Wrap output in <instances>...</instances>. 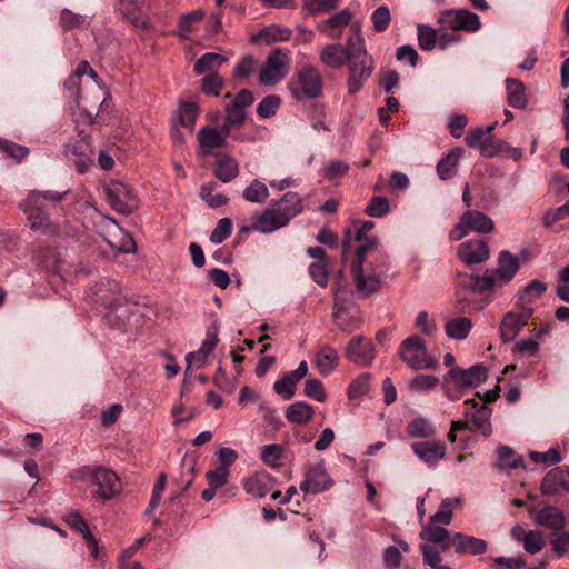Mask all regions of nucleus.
<instances>
[{
	"instance_id": "nucleus-6",
	"label": "nucleus",
	"mask_w": 569,
	"mask_h": 569,
	"mask_svg": "<svg viewBox=\"0 0 569 569\" xmlns=\"http://www.w3.org/2000/svg\"><path fill=\"white\" fill-rule=\"evenodd\" d=\"M400 359L413 370L433 369L438 361L429 355L426 343L418 336L405 339L399 347Z\"/></svg>"
},
{
	"instance_id": "nucleus-57",
	"label": "nucleus",
	"mask_w": 569,
	"mask_h": 569,
	"mask_svg": "<svg viewBox=\"0 0 569 569\" xmlns=\"http://www.w3.org/2000/svg\"><path fill=\"white\" fill-rule=\"evenodd\" d=\"M73 74L78 76L80 79L83 76L88 74L92 80L90 87H92V89L96 91L98 96L97 100L100 99V96L102 94V86L99 81L97 72L90 67V64L87 61H81L74 70Z\"/></svg>"
},
{
	"instance_id": "nucleus-26",
	"label": "nucleus",
	"mask_w": 569,
	"mask_h": 569,
	"mask_svg": "<svg viewBox=\"0 0 569 569\" xmlns=\"http://www.w3.org/2000/svg\"><path fill=\"white\" fill-rule=\"evenodd\" d=\"M312 363L321 376H329L339 363V355L331 346H320L313 353Z\"/></svg>"
},
{
	"instance_id": "nucleus-59",
	"label": "nucleus",
	"mask_w": 569,
	"mask_h": 569,
	"mask_svg": "<svg viewBox=\"0 0 569 569\" xmlns=\"http://www.w3.org/2000/svg\"><path fill=\"white\" fill-rule=\"evenodd\" d=\"M232 231V221L230 218H222L220 219L216 228L210 234V241L214 244H219L223 242Z\"/></svg>"
},
{
	"instance_id": "nucleus-61",
	"label": "nucleus",
	"mask_w": 569,
	"mask_h": 569,
	"mask_svg": "<svg viewBox=\"0 0 569 569\" xmlns=\"http://www.w3.org/2000/svg\"><path fill=\"white\" fill-rule=\"evenodd\" d=\"M283 449L280 445H267L261 448V459L264 463L271 467H277L280 465V460L282 458Z\"/></svg>"
},
{
	"instance_id": "nucleus-54",
	"label": "nucleus",
	"mask_w": 569,
	"mask_h": 569,
	"mask_svg": "<svg viewBox=\"0 0 569 569\" xmlns=\"http://www.w3.org/2000/svg\"><path fill=\"white\" fill-rule=\"evenodd\" d=\"M202 18L203 12L201 10H196L182 14L178 23V32L180 37H182L183 39H188L190 32L192 31V24L194 22L200 21Z\"/></svg>"
},
{
	"instance_id": "nucleus-10",
	"label": "nucleus",
	"mask_w": 569,
	"mask_h": 569,
	"mask_svg": "<svg viewBox=\"0 0 569 569\" xmlns=\"http://www.w3.org/2000/svg\"><path fill=\"white\" fill-rule=\"evenodd\" d=\"M438 23L451 31L475 32L481 27L478 14L466 9L443 10L439 13Z\"/></svg>"
},
{
	"instance_id": "nucleus-39",
	"label": "nucleus",
	"mask_w": 569,
	"mask_h": 569,
	"mask_svg": "<svg viewBox=\"0 0 569 569\" xmlns=\"http://www.w3.org/2000/svg\"><path fill=\"white\" fill-rule=\"evenodd\" d=\"M508 103L516 109H523L527 106L525 86L517 79H506Z\"/></svg>"
},
{
	"instance_id": "nucleus-11",
	"label": "nucleus",
	"mask_w": 569,
	"mask_h": 569,
	"mask_svg": "<svg viewBox=\"0 0 569 569\" xmlns=\"http://www.w3.org/2000/svg\"><path fill=\"white\" fill-rule=\"evenodd\" d=\"M517 306L521 309V312H507L499 326L500 339L505 343L511 342L520 333L533 313V310L530 307H526L522 302H518Z\"/></svg>"
},
{
	"instance_id": "nucleus-35",
	"label": "nucleus",
	"mask_w": 569,
	"mask_h": 569,
	"mask_svg": "<svg viewBox=\"0 0 569 569\" xmlns=\"http://www.w3.org/2000/svg\"><path fill=\"white\" fill-rule=\"evenodd\" d=\"M351 18V12L345 9L319 23L318 29L322 32H328L329 37L332 39H337L340 33H336L335 30L348 26Z\"/></svg>"
},
{
	"instance_id": "nucleus-62",
	"label": "nucleus",
	"mask_w": 569,
	"mask_h": 569,
	"mask_svg": "<svg viewBox=\"0 0 569 569\" xmlns=\"http://www.w3.org/2000/svg\"><path fill=\"white\" fill-rule=\"evenodd\" d=\"M44 202L46 200L41 191L32 190L29 192L27 198L19 203V208L23 212H28V210L43 211Z\"/></svg>"
},
{
	"instance_id": "nucleus-25",
	"label": "nucleus",
	"mask_w": 569,
	"mask_h": 569,
	"mask_svg": "<svg viewBox=\"0 0 569 569\" xmlns=\"http://www.w3.org/2000/svg\"><path fill=\"white\" fill-rule=\"evenodd\" d=\"M451 536L449 530L433 522L422 523L419 537L426 541L425 545H439L441 550H447L451 545Z\"/></svg>"
},
{
	"instance_id": "nucleus-56",
	"label": "nucleus",
	"mask_w": 569,
	"mask_h": 569,
	"mask_svg": "<svg viewBox=\"0 0 569 569\" xmlns=\"http://www.w3.org/2000/svg\"><path fill=\"white\" fill-rule=\"evenodd\" d=\"M371 22L376 32H383L391 22L390 10L387 6H380L371 14Z\"/></svg>"
},
{
	"instance_id": "nucleus-8",
	"label": "nucleus",
	"mask_w": 569,
	"mask_h": 569,
	"mask_svg": "<svg viewBox=\"0 0 569 569\" xmlns=\"http://www.w3.org/2000/svg\"><path fill=\"white\" fill-rule=\"evenodd\" d=\"M493 228L495 223L490 217L481 211L468 210L461 216L458 224L450 231L449 238L452 241H459L471 232L490 233Z\"/></svg>"
},
{
	"instance_id": "nucleus-22",
	"label": "nucleus",
	"mask_w": 569,
	"mask_h": 569,
	"mask_svg": "<svg viewBox=\"0 0 569 569\" xmlns=\"http://www.w3.org/2000/svg\"><path fill=\"white\" fill-rule=\"evenodd\" d=\"M451 546L455 548L456 553L459 555H483L487 551L488 545L483 539L473 536L455 532L451 536Z\"/></svg>"
},
{
	"instance_id": "nucleus-13",
	"label": "nucleus",
	"mask_w": 569,
	"mask_h": 569,
	"mask_svg": "<svg viewBox=\"0 0 569 569\" xmlns=\"http://www.w3.org/2000/svg\"><path fill=\"white\" fill-rule=\"evenodd\" d=\"M519 259L509 251H501L498 256V267L487 270L496 288L509 283L519 270Z\"/></svg>"
},
{
	"instance_id": "nucleus-34",
	"label": "nucleus",
	"mask_w": 569,
	"mask_h": 569,
	"mask_svg": "<svg viewBox=\"0 0 569 569\" xmlns=\"http://www.w3.org/2000/svg\"><path fill=\"white\" fill-rule=\"evenodd\" d=\"M463 152L462 148L457 147L438 162L437 173L440 179L447 180L453 176Z\"/></svg>"
},
{
	"instance_id": "nucleus-46",
	"label": "nucleus",
	"mask_w": 569,
	"mask_h": 569,
	"mask_svg": "<svg viewBox=\"0 0 569 569\" xmlns=\"http://www.w3.org/2000/svg\"><path fill=\"white\" fill-rule=\"evenodd\" d=\"M497 455L499 469H515L522 463V458L508 446H499Z\"/></svg>"
},
{
	"instance_id": "nucleus-14",
	"label": "nucleus",
	"mask_w": 569,
	"mask_h": 569,
	"mask_svg": "<svg viewBox=\"0 0 569 569\" xmlns=\"http://www.w3.org/2000/svg\"><path fill=\"white\" fill-rule=\"evenodd\" d=\"M355 47H357V31L355 32V38L348 39L346 47L341 44H327L320 52V60L332 69H340L353 57Z\"/></svg>"
},
{
	"instance_id": "nucleus-31",
	"label": "nucleus",
	"mask_w": 569,
	"mask_h": 569,
	"mask_svg": "<svg viewBox=\"0 0 569 569\" xmlns=\"http://www.w3.org/2000/svg\"><path fill=\"white\" fill-rule=\"evenodd\" d=\"M533 520L537 525L552 530H560L566 522L563 512L553 506L545 507L538 511Z\"/></svg>"
},
{
	"instance_id": "nucleus-43",
	"label": "nucleus",
	"mask_w": 569,
	"mask_h": 569,
	"mask_svg": "<svg viewBox=\"0 0 569 569\" xmlns=\"http://www.w3.org/2000/svg\"><path fill=\"white\" fill-rule=\"evenodd\" d=\"M30 229L44 234L52 233L54 231L50 218L44 211L28 210L24 212Z\"/></svg>"
},
{
	"instance_id": "nucleus-47",
	"label": "nucleus",
	"mask_w": 569,
	"mask_h": 569,
	"mask_svg": "<svg viewBox=\"0 0 569 569\" xmlns=\"http://www.w3.org/2000/svg\"><path fill=\"white\" fill-rule=\"evenodd\" d=\"M407 432L412 438H429L435 433V428L429 420L418 417L408 423Z\"/></svg>"
},
{
	"instance_id": "nucleus-50",
	"label": "nucleus",
	"mask_w": 569,
	"mask_h": 569,
	"mask_svg": "<svg viewBox=\"0 0 569 569\" xmlns=\"http://www.w3.org/2000/svg\"><path fill=\"white\" fill-rule=\"evenodd\" d=\"M418 42L419 47L425 51L435 49L438 42V29H433L427 24L418 26Z\"/></svg>"
},
{
	"instance_id": "nucleus-45",
	"label": "nucleus",
	"mask_w": 569,
	"mask_h": 569,
	"mask_svg": "<svg viewBox=\"0 0 569 569\" xmlns=\"http://www.w3.org/2000/svg\"><path fill=\"white\" fill-rule=\"evenodd\" d=\"M439 379L432 375H417L408 382V389L413 393H423L435 389Z\"/></svg>"
},
{
	"instance_id": "nucleus-32",
	"label": "nucleus",
	"mask_w": 569,
	"mask_h": 569,
	"mask_svg": "<svg viewBox=\"0 0 569 569\" xmlns=\"http://www.w3.org/2000/svg\"><path fill=\"white\" fill-rule=\"evenodd\" d=\"M198 118V106L192 102H183L172 117V126L193 130Z\"/></svg>"
},
{
	"instance_id": "nucleus-28",
	"label": "nucleus",
	"mask_w": 569,
	"mask_h": 569,
	"mask_svg": "<svg viewBox=\"0 0 569 569\" xmlns=\"http://www.w3.org/2000/svg\"><path fill=\"white\" fill-rule=\"evenodd\" d=\"M299 83L309 98H317L322 92V79L318 70L311 66L303 67L298 72Z\"/></svg>"
},
{
	"instance_id": "nucleus-24",
	"label": "nucleus",
	"mask_w": 569,
	"mask_h": 569,
	"mask_svg": "<svg viewBox=\"0 0 569 569\" xmlns=\"http://www.w3.org/2000/svg\"><path fill=\"white\" fill-rule=\"evenodd\" d=\"M458 287L471 295L482 293L496 289L492 279L489 277L488 271L483 276H477L471 273H459L458 274Z\"/></svg>"
},
{
	"instance_id": "nucleus-21",
	"label": "nucleus",
	"mask_w": 569,
	"mask_h": 569,
	"mask_svg": "<svg viewBox=\"0 0 569 569\" xmlns=\"http://www.w3.org/2000/svg\"><path fill=\"white\" fill-rule=\"evenodd\" d=\"M107 286H108L109 290H112V292L114 293V297L109 299L104 295V291H106L103 288L104 286H101L97 293V296H98L97 301L101 302L106 308L110 309V312L108 313V317L110 319L112 317V313L116 312L117 318L124 320L128 317V315H127V308L123 305V298L120 293L119 284L114 281H109L107 283Z\"/></svg>"
},
{
	"instance_id": "nucleus-58",
	"label": "nucleus",
	"mask_w": 569,
	"mask_h": 569,
	"mask_svg": "<svg viewBox=\"0 0 569 569\" xmlns=\"http://www.w3.org/2000/svg\"><path fill=\"white\" fill-rule=\"evenodd\" d=\"M309 273L319 286L326 287L328 283L329 276V261H315L309 267Z\"/></svg>"
},
{
	"instance_id": "nucleus-53",
	"label": "nucleus",
	"mask_w": 569,
	"mask_h": 569,
	"mask_svg": "<svg viewBox=\"0 0 569 569\" xmlns=\"http://www.w3.org/2000/svg\"><path fill=\"white\" fill-rule=\"evenodd\" d=\"M227 117L223 121L222 127L230 132L233 127H239L243 123L247 111L240 107L230 104L226 108Z\"/></svg>"
},
{
	"instance_id": "nucleus-63",
	"label": "nucleus",
	"mask_w": 569,
	"mask_h": 569,
	"mask_svg": "<svg viewBox=\"0 0 569 569\" xmlns=\"http://www.w3.org/2000/svg\"><path fill=\"white\" fill-rule=\"evenodd\" d=\"M540 351V345L537 340L531 338H525L517 341L512 347V352L520 356H538Z\"/></svg>"
},
{
	"instance_id": "nucleus-42",
	"label": "nucleus",
	"mask_w": 569,
	"mask_h": 569,
	"mask_svg": "<svg viewBox=\"0 0 569 569\" xmlns=\"http://www.w3.org/2000/svg\"><path fill=\"white\" fill-rule=\"evenodd\" d=\"M226 61L227 58L220 53L207 52L197 60L193 70L197 74L210 73Z\"/></svg>"
},
{
	"instance_id": "nucleus-33",
	"label": "nucleus",
	"mask_w": 569,
	"mask_h": 569,
	"mask_svg": "<svg viewBox=\"0 0 569 569\" xmlns=\"http://www.w3.org/2000/svg\"><path fill=\"white\" fill-rule=\"evenodd\" d=\"M461 505L460 498H445L437 510L436 513H433L429 522H433L437 525L448 526L451 523L453 518V510Z\"/></svg>"
},
{
	"instance_id": "nucleus-17",
	"label": "nucleus",
	"mask_w": 569,
	"mask_h": 569,
	"mask_svg": "<svg viewBox=\"0 0 569 569\" xmlns=\"http://www.w3.org/2000/svg\"><path fill=\"white\" fill-rule=\"evenodd\" d=\"M465 417L470 420L473 427L483 436L491 435L492 428L490 423L491 410L486 406H479L476 401L469 399L465 401Z\"/></svg>"
},
{
	"instance_id": "nucleus-2",
	"label": "nucleus",
	"mask_w": 569,
	"mask_h": 569,
	"mask_svg": "<svg viewBox=\"0 0 569 569\" xmlns=\"http://www.w3.org/2000/svg\"><path fill=\"white\" fill-rule=\"evenodd\" d=\"M76 478L94 486V496L102 500L112 499L122 490L119 476L112 469L103 466H84L76 471Z\"/></svg>"
},
{
	"instance_id": "nucleus-38",
	"label": "nucleus",
	"mask_w": 569,
	"mask_h": 569,
	"mask_svg": "<svg viewBox=\"0 0 569 569\" xmlns=\"http://www.w3.org/2000/svg\"><path fill=\"white\" fill-rule=\"evenodd\" d=\"M471 328L472 322L469 318L457 317L446 322L445 332L450 339L463 340L468 337Z\"/></svg>"
},
{
	"instance_id": "nucleus-49",
	"label": "nucleus",
	"mask_w": 569,
	"mask_h": 569,
	"mask_svg": "<svg viewBox=\"0 0 569 569\" xmlns=\"http://www.w3.org/2000/svg\"><path fill=\"white\" fill-rule=\"evenodd\" d=\"M200 197L211 208H218L228 202V198L217 191V184L213 182L207 183L201 187Z\"/></svg>"
},
{
	"instance_id": "nucleus-4",
	"label": "nucleus",
	"mask_w": 569,
	"mask_h": 569,
	"mask_svg": "<svg viewBox=\"0 0 569 569\" xmlns=\"http://www.w3.org/2000/svg\"><path fill=\"white\" fill-rule=\"evenodd\" d=\"M375 68L372 57L367 52L365 40L357 30V47L353 48V57L348 62L349 76L347 80L348 93L353 96L360 91L371 77Z\"/></svg>"
},
{
	"instance_id": "nucleus-3",
	"label": "nucleus",
	"mask_w": 569,
	"mask_h": 569,
	"mask_svg": "<svg viewBox=\"0 0 569 569\" xmlns=\"http://www.w3.org/2000/svg\"><path fill=\"white\" fill-rule=\"evenodd\" d=\"M487 369L481 363H476L468 369L451 368L443 376V392L450 400L461 397V391L475 388L486 381Z\"/></svg>"
},
{
	"instance_id": "nucleus-27",
	"label": "nucleus",
	"mask_w": 569,
	"mask_h": 569,
	"mask_svg": "<svg viewBox=\"0 0 569 569\" xmlns=\"http://www.w3.org/2000/svg\"><path fill=\"white\" fill-rule=\"evenodd\" d=\"M244 491L253 498H263L273 487L274 479L267 472H256L243 480Z\"/></svg>"
},
{
	"instance_id": "nucleus-52",
	"label": "nucleus",
	"mask_w": 569,
	"mask_h": 569,
	"mask_svg": "<svg viewBox=\"0 0 569 569\" xmlns=\"http://www.w3.org/2000/svg\"><path fill=\"white\" fill-rule=\"evenodd\" d=\"M390 210L389 200L386 197L376 196L368 202L365 212L373 218H382Z\"/></svg>"
},
{
	"instance_id": "nucleus-16",
	"label": "nucleus",
	"mask_w": 569,
	"mask_h": 569,
	"mask_svg": "<svg viewBox=\"0 0 569 569\" xmlns=\"http://www.w3.org/2000/svg\"><path fill=\"white\" fill-rule=\"evenodd\" d=\"M459 259L467 266L481 264L489 260L490 249L482 239H472L462 242L457 250Z\"/></svg>"
},
{
	"instance_id": "nucleus-60",
	"label": "nucleus",
	"mask_w": 569,
	"mask_h": 569,
	"mask_svg": "<svg viewBox=\"0 0 569 569\" xmlns=\"http://www.w3.org/2000/svg\"><path fill=\"white\" fill-rule=\"evenodd\" d=\"M523 549L531 555L538 553L545 546V539L541 532L529 530L522 541Z\"/></svg>"
},
{
	"instance_id": "nucleus-44",
	"label": "nucleus",
	"mask_w": 569,
	"mask_h": 569,
	"mask_svg": "<svg viewBox=\"0 0 569 569\" xmlns=\"http://www.w3.org/2000/svg\"><path fill=\"white\" fill-rule=\"evenodd\" d=\"M244 200L251 203H263L269 198L267 186L259 179H253L243 190Z\"/></svg>"
},
{
	"instance_id": "nucleus-7",
	"label": "nucleus",
	"mask_w": 569,
	"mask_h": 569,
	"mask_svg": "<svg viewBox=\"0 0 569 569\" xmlns=\"http://www.w3.org/2000/svg\"><path fill=\"white\" fill-rule=\"evenodd\" d=\"M289 64V50L280 48L271 50L264 63L259 69V82L262 86H274L287 77Z\"/></svg>"
},
{
	"instance_id": "nucleus-9",
	"label": "nucleus",
	"mask_w": 569,
	"mask_h": 569,
	"mask_svg": "<svg viewBox=\"0 0 569 569\" xmlns=\"http://www.w3.org/2000/svg\"><path fill=\"white\" fill-rule=\"evenodd\" d=\"M104 191L107 200L114 211L121 214H130L138 209V197L128 184L118 180L110 181Z\"/></svg>"
},
{
	"instance_id": "nucleus-51",
	"label": "nucleus",
	"mask_w": 569,
	"mask_h": 569,
	"mask_svg": "<svg viewBox=\"0 0 569 569\" xmlns=\"http://www.w3.org/2000/svg\"><path fill=\"white\" fill-rule=\"evenodd\" d=\"M423 562L429 569H452L450 566L442 565L440 552L436 547L429 545H420Z\"/></svg>"
},
{
	"instance_id": "nucleus-40",
	"label": "nucleus",
	"mask_w": 569,
	"mask_h": 569,
	"mask_svg": "<svg viewBox=\"0 0 569 569\" xmlns=\"http://www.w3.org/2000/svg\"><path fill=\"white\" fill-rule=\"evenodd\" d=\"M70 152L74 157L73 161L79 172H84L92 163L93 150L87 140L82 139L77 142Z\"/></svg>"
},
{
	"instance_id": "nucleus-20",
	"label": "nucleus",
	"mask_w": 569,
	"mask_h": 569,
	"mask_svg": "<svg viewBox=\"0 0 569 569\" xmlns=\"http://www.w3.org/2000/svg\"><path fill=\"white\" fill-rule=\"evenodd\" d=\"M229 133L230 132L227 131L223 127L220 129L202 127L198 132V141L201 153L203 156H209L214 149L223 147Z\"/></svg>"
},
{
	"instance_id": "nucleus-23",
	"label": "nucleus",
	"mask_w": 569,
	"mask_h": 569,
	"mask_svg": "<svg viewBox=\"0 0 569 569\" xmlns=\"http://www.w3.org/2000/svg\"><path fill=\"white\" fill-rule=\"evenodd\" d=\"M271 203L281 219L284 220L286 226L303 210L301 197L297 192H287L281 199L272 201Z\"/></svg>"
},
{
	"instance_id": "nucleus-18",
	"label": "nucleus",
	"mask_w": 569,
	"mask_h": 569,
	"mask_svg": "<svg viewBox=\"0 0 569 569\" xmlns=\"http://www.w3.org/2000/svg\"><path fill=\"white\" fill-rule=\"evenodd\" d=\"M540 491L545 496L569 491V467H557L550 470L542 479Z\"/></svg>"
},
{
	"instance_id": "nucleus-29",
	"label": "nucleus",
	"mask_w": 569,
	"mask_h": 569,
	"mask_svg": "<svg viewBox=\"0 0 569 569\" xmlns=\"http://www.w3.org/2000/svg\"><path fill=\"white\" fill-rule=\"evenodd\" d=\"M411 449L416 456L428 465H435L445 457L446 446L443 442H415Z\"/></svg>"
},
{
	"instance_id": "nucleus-30",
	"label": "nucleus",
	"mask_w": 569,
	"mask_h": 569,
	"mask_svg": "<svg viewBox=\"0 0 569 569\" xmlns=\"http://www.w3.org/2000/svg\"><path fill=\"white\" fill-rule=\"evenodd\" d=\"M112 223V230L110 232V238L107 239L109 246L122 253H132L136 251V243L131 234L123 229H121L114 220H110Z\"/></svg>"
},
{
	"instance_id": "nucleus-48",
	"label": "nucleus",
	"mask_w": 569,
	"mask_h": 569,
	"mask_svg": "<svg viewBox=\"0 0 569 569\" xmlns=\"http://www.w3.org/2000/svg\"><path fill=\"white\" fill-rule=\"evenodd\" d=\"M291 36V30L287 27L279 24H271L266 27L257 38L262 39L266 43L288 40Z\"/></svg>"
},
{
	"instance_id": "nucleus-36",
	"label": "nucleus",
	"mask_w": 569,
	"mask_h": 569,
	"mask_svg": "<svg viewBox=\"0 0 569 569\" xmlns=\"http://www.w3.org/2000/svg\"><path fill=\"white\" fill-rule=\"evenodd\" d=\"M313 407L305 401H297L290 405L286 411V418L296 425H306L313 417Z\"/></svg>"
},
{
	"instance_id": "nucleus-12",
	"label": "nucleus",
	"mask_w": 569,
	"mask_h": 569,
	"mask_svg": "<svg viewBox=\"0 0 569 569\" xmlns=\"http://www.w3.org/2000/svg\"><path fill=\"white\" fill-rule=\"evenodd\" d=\"M284 220L278 214L272 203L260 212H257L252 217V222L249 226L241 227V232H259L262 234L272 233L283 227H286Z\"/></svg>"
},
{
	"instance_id": "nucleus-15",
	"label": "nucleus",
	"mask_w": 569,
	"mask_h": 569,
	"mask_svg": "<svg viewBox=\"0 0 569 569\" xmlns=\"http://www.w3.org/2000/svg\"><path fill=\"white\" fill-rule=\"evenodd\" d=\"M345 356L358 366L368 367L376 357V349L370 339L356 336L346 346Z\"/></svg>"
},
{
	"instance_id": "nucleus-19",
	"label": "nucleus",
	"mask_w": 569,
	"mask_h": 569,
	"mask_svg": "<svg viewBox=\"0 0 569 569\" xmlns=\"http://www.w3.org/2000/svg\"><path fill=\"white\" fill-rule=\"evenodd\" d=\"M332 485L333 481L323 465H317L307 471L306 479L300 485V490L305 493H320L328 490Z\"/></svg>"
},
{
	"instance_id": "nucleus-55",
	"label": "nucleus",
	"mask_w": 569,
	"mask_h": 569,
	"mask_svg": "<svg viewBox=\"0 0 569 569\" xmlns=\"http://www.w3.org/2000/svg\"><path fill=\"white\" fill-rule=\"evenodd\" d=\"M87 23H89L87 16L74 13L68 9L61 11L60 24L64 30L80 28Z\"/></svg>"
},
{
	"instance_id": "nucleus-41",
	"label": "nucleus",
	"mask_w": 569,
	"mask_h": 569,
	"mask_svg": "<svg viewBox=\"0 0 569 569\" xmlns=\"http://www.w3.org/2000/svg\"><path fill=\"white\" fill-rule=\"evenodd\" d=\"M395 546L388 547L383 552V562L387 569H399L401 566L402 553L409 551V545L400 539H395Z\"/></svg>"
},
{
	"instance_id": "nucleus-5",
	"label": "nucleus",
	"mask_w": 569,
	"mask_h": 569,
	"mask_svg": "<svg viewBox=\"0 0 569 569\" xmlns=\"http://www.w3.org/2000/svg\"><path fill=\"white\" fill-rule=\"evenodd\" d=\"M351 291L341 283V274L339 276L337 288L333 291V321L337 327L350 333L359 329L361 325L360 310L355 305L349 303Z\"/></svg>"
},
{
	"instance_id": "nucleus-1",
	"label": "nucleus",
	"mask_w": 569,
	"mask_h": 569,
	"mask_svg": "<svg viewBox=\"0 0 569 569\" xmlns=\"http://www.w3.org/2000/svg\"><path fill=\"white\" fill-rule=\"evenodd\" d=\"M377 238L368 239L365 244L356 248V259L351 264V272L357 290L362 296H368L378 290L381 283L380 274L368 261V256L378 249Z\"/></svg>"
},
{
	"instance_id": "nucleus-64",
	"label": "nucleus",
	"mask_w": 569,
	"mask_h": 569,
	"mask_svg": "<svg viewBox=\"0 0 569 569\" xmlns=\"http://www.w3.org/2000/svg\"><path fill=\"white\" fill-rule=\"evenodd\" d=\"M280 106V98L277 96L264 97L257 107V113L261 118H270L276 114Z\"/></svg>"
},
{
	"instance_id": "nucleus-37",
	"label": "nucleus",
	"mask_w": 569,
	"mask_h": 569,
	"mask_svg": "<svg viewBox=\"0 0 569 569\" xmlns=\"http://www.w3.org/2000/svg\"><path fill=\"white\" fill-rule=\"evenodd\" d=\"M239 173L238 161L229 156L219 158L214 167V176L222 182L232 181Z\"/></svg>"
}]
</instances>
